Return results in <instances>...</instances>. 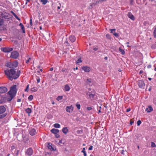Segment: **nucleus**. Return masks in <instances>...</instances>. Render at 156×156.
<instances>
[{
  "instance_id": "obj_1",
  "label": "nucleus",
  "mask_w": 156,
  "mask_h": 156,
  "mask_svg": "<svg viewBox=\"0 0 156 156\" xmlns=\"http://www.w3.org/2000/svg\"><path fill=\"white\" fill-rule=\"evenodd\" d=\"M5 74L8 76L9 79L11 80L13 79H16L17 78L20 76V70L17 71V73H16V70L13 69H11L10 70H5Z\"/></svg>"
},
{
  "instance_id": "obj_2",
  "label": "nucleus",
  "mask_w": 156,
  "mask_h": 156,
  "mask_svg": "<svg viewBox=\"0 0 156 156\" xmlns=\"http://www.w3.org/2000/svg\"><path fill=\"white\" fill-rule=\"evenodd\" d=\"M17 86L16 85H14L11 87L10 90L8 92L9 96L7 98V99L8 101H10L16 95V93Z\"/></svg>"
},
{
  "instance_id": "obj_3",
  "label": "nucleus",
  "mask_w": 156,
  "mask_h": 156,
  "mask_svg": "<svg viewBox=\"0 0 156 156\" xmlns=\"http://www.w3.org/2000/svg\"><path fill=\"white\" fill-rule=\"evenodd\" d=\"M5 65L8 67L13 68L17 66L18 62L16 61L12 62H8L6 63Z\"/></svg>"
},
{
  "instance_id": "obj_4",
  "label": "nucleus",
  "mask_w": 156,
  "mask_h": 156,
  "mask_svg": "<svg viewBox=\"0 0 156 156\" xmlns=\"http://www.w3.org/2000/svg\"><path fill=\"white\" fill-rule=\"evenodd\" d=\"M19 56V53L17 51H12L11 53V55L10 57L11 58L16 59Z\"/></svg>"
},
{
  "instance_id": "obj_5",
  "label": "nucleus",
  "mask_w": 156,
  "mask_h": 156,
  "mask_svg": "<svg viewBox=\"0 0 156 156\" xmlns=\"http://www.w3.org/2000/svg\"><path fill=\"white\" fill-rule=\"evenodd\" d=\"M13 48H1V50L4 52H8L12 51Z\"/></svg>"
},
{
  "instance_id": "obj_6",
  "label": "nucleus",
  "mask_w": 156,
  "mask_h": 156,
  "mask_svg": "<svg viewBox=\"0 0 156 156\" xmlns=\"http://www.w3.org/2000/svg\"><path fill=\"white\" fill-rule=\"evenodd\" d=\"M33 150L31 148L28 149L26 152V154L29 156L33 154Z\"/></svg>"
},
{
  "instance_id": "obj_7",
  "label": "nucleus",
  "mask_w": 156,
  "mask_h": 156,
  "mask_svg": "<svg viewBox=\"0 0 156 156\" xmlns=\"http://www.w3.org/2000/svg\"><path fill=\"white\" fill-rule=\"evenodd\" d=\"M73 109V108L72 105L67 106L66 107V110L67 112L69 113L72 112Z\"/></svg>"
},
{
  "instance_id": "obj_8",
  "label": "nucleus",
  "mask_w": 156,
  "mask_h": 156,
  "mask_svg": "<svg viewBox=\"0 0 156 156\" xmlns=\"http://www.w3.org/2000/svg\"><path fill=\"white\" fill-rule=\"evenodd\" d=\"M145 85V84L144 83L143 80H140L139 81L138 86L140 87L143 88L144 87Z\"/></svg>"
},
{
  "instance_id": "obj_9",
  "label": "nucleus",
  "mask_w": 156,
  "mask_h": 156,
  "mask_svg": "<svg viewBox=\"0 0 156 156\" xmlns=\"http://www.w3.org/2000/svg\"><path fill=\"white\" fill-rule=\"evenodd\" d=\"M7 91V88L5 87H0V93H3Z\"/></svg>"
},
{
  "instance_id": "obj_10",
  "label": "nucleus",
  "mask_w": 156,
  "mask_h": 156,
  "mask_svg": "<svg viewBox=\"0 0 156 156\" xmlns=\"http://www.w3.org/2000/svg\"><path fill=\"white\" fill-rule=\"evenodd\" d=\"M36 133V130L34 129H30L29 130V133L31 136H33Z\"/></svg>"
},
{
  "instance_id": "obj_11",
  "label": "nucleus",
  "mask_w": 156,
  "mask_h": 156,
  "mask_svg": "<svg viewBox=\"0 0 156 156\" xmlns=\"http://www.w3.org/2000/svg\"><path fill=\"white\" fill-rule=\"evenodd\" d=\"M82 69L85 72H88L90 70V68L89 67L87 66H84L82 67Z\"/></svg>"
},
{
  "instance_id": "obj_12",
  "label": "nucleus",
  "mask_w": 156,
  "mask_h": 156,
  "mask_svg": "<svg viewBox=\"0 0 156 156\" xmlns=\"http://www.w3.org/2000/svg\"><path fill=\"white\" fill-rule=\"evenodd\" d=\"M6 108L4 106H0V114L4 113L6 111Z\"/></svg>"
},
{
  "instance_id": "obj_13",
  "label": "nucleus",
  "mask_w": 156,
  "mask_h": 156,
  "mask_svg": "<svg viewBox=\"0 0 156 156\" xmlns=\"http://www.w3.org/2000/svg\"><path fill=\"white\" fill-rule=\"evenodd\" d=\"M52 145L51 144H48V148L51 151H55L56 150V148L55 147H53Z\"/></svg>"
},
{
  "instance_id": "obj_14",
  "label": "nucleus",
  "mask_w": 156,
  "mask_h": 156,
  "mask_svg": "<svg viewBox=\"0 0 156 156\" xmlns=\"http://www.w3.org/2000/svg\"><path fill=\"white\" fill-rule=\"evenodd\" d=\"M127 16L128 17L130 18L131 20H134V17L130 12H128L127 14Z\"/></svg>"
},
{
  "instance_id": "obj_15",
  "label": "nucleus",
  "mask_w": 156,
  "mask_h": 156,
  "mask_svg": "<svg viewBox=\"0 0 156 156\" xmlns=\"http://www.w3.org/2000/svg\"><path fill=\"white\" fill-rule=\"evenodd\" d=\"M69 39L72 43H73L75 41L76 38L74 36L72 35L69 36Z\"/></svg>"
},
{
  "instance_id": "obj_16",
  "label": "nucleus",
  "mask_w": 156,
  "mask_h": 156,
  "mask_svg": "<svg viewBox=\"0 0 156 156\" xmlns=\"http://www.w3.org/2000/svg\"><path fill=\"white\" fill-rule=\"evenodd\" d=\"M87 95L89 96V98L91 99H92L94 98V97L95 96L94 94L91 93L90 92H88L87 94Z\"/></svg>"
},
{
  "instance_id": "obj_17",
  "label": "nucleus",
  "mask_w": 156,
  "mask_h": 156,
  "mask_svg": "<svg viewBox=\"0 0 156 156\" xmlns=\"http://www.w3.org/2000/svg\"><path fill=\"white\" fill-rule=\"evenodd\" d=\"M51 131L53 133L56 134L59 132V130L58 129L54 128L51 129Z\"/></svg>"
},
{
  "instance_id": "obj_18",
  "label": "nucleus",
  "mask_w": 156,
  "mask_h": 156,
  "mask_svg": "<svg viewBox=\"0 0 156 156\" xmlns=\"http://www.w3.org/2000/svg\"><path fill=\"white\" fill-rule=\"evenodd\" d=\"M153 109L151 106H149L146 109V111L147 112H150L152 111Z\"/></svg>"
},
{
  "instance_id": "obj_19",
  "label": "nucleus",
  "mask_w": 156,
  "mask_h": 156,
  "mask_svg": "<svg viewBox=\"0 0 156 156\" xmlns=\"http://www.w3.org/2000/svg\"><path fill=\"white\" fill-rule=\"evenodd\" d=\"M62 131L63 133H64L65 134H66L68 132V129H67V128L64 127L62 128Z\"/></svg>"
},
{
  "instance_id": "obj_20",
  "label": "nucleus",
  "mask_w": 156,
  "mask_h": 156,
  "mask_svg": "<svg viewBox=\"0 0 156 156\" xmlns=\"http://www.w3.org/2000/svg\"><path fill=\"white\" fill-rule=\"evenodd\" d=\"M70 89V87L68 85H66L64 87V90L66 91H69Z\"/></svg>"
},
{
  "instance_id": "obj_21",
  "label": "nucleus",
  "mask_w": 156,
  "mask_h": 156,
  "mask_svg": "<svg viewBox=\"0 0 156 156\" xmlns=\"http://www.w3.org/2000/svg\"><path fill=\"white\" fill-rule=\"evenodd\" d=\"M25 111L26 112L28 113V114H30V113L32 112V110L30 108H27L26 110Z\"/></svg>"
},
{
  "instance_id": "obj_22",
  "label": "nucleus",
  "mask_w": 156,
  "mask_h": 156,
  "mask_svg": "<svg viewBox=\"0 0 156 156\" xmlns=\"http://www.w3.org/2000/svg\"><path fill=\"white\" fill-rule=\"evenodd\" d=\"M119 51L121 53L122 55H124L125 54V51H124L121 48H119Z\"/></svg>"
},
{
  "instance_id": "obj_23",
  "label": "nucleus",
  "mask_w": 156,
  "mask_h": 156,
  "mask_svg": "<svg viewBox=\"0 0 156 156\" xmlns=\"http://www.w3.org/2000/svg\"><path fill=\"white\" fill-rule=\"evenodd\" d=\"M54 127L56 128H60V125L58 123H55L53 125Z\"/></svg>"
},
{
  "instance_id": "obj_24",
  "label": "nucleus",
  "mask_w": 156,
  "mask_h": 156,
  "mask_svg": "<svg viewBox=\"0 0 156 156\" xmlns=\"http://www.w3.org/2000/svg\"><path fill=\"white\" fill-rule=\"evenodd\" d=\"M81 152L83 153V155L84 156H87V154L86 153L85 148H83V150Z\"/></svg>"
},
{
  "instance_id": "obj_25",
  "label": "nucleus",
  "mask_w": 156,
  "mask_h": 156,
  "mask_svg": "<svg viewBox=\"0 0 156 156\" xmlns=\"http://www.w3.org/2000/svg\"><path fill=\"white\" fill-rule=\"evenodd\" d=\"M37 88L36 87H33L31 89V90L33 92H34L37 91Z\"/></svg>"
},
{
  "instance_id": "obj_26",
  "label": "nucleus",
  "mask_w": 156,
  "mask_h": 156,
  "mask_svg": "<svg viewBox=\"0 0 156 156\" xmlns=\"http://www.w3.org/2000/svg\"><path fill=\"white\" fill-rule=\"evenodd\" d=\"M48 0H41V2L44 5L46 4L48 2Z\"/></svg>"
},
{
  "instance_id": "obj_27",
  "label": "nucleus",
  "mask_w": 156,
  "mask_h": 156,
  "mask_svg": "<svg viewBox=\"0 0 156 156\" xmlns=\"http://www.w3.org/2000/svg\"><path fill=\"white\" fill-rule=\"evenodd\" d=\"M149 2H152V4L153 5H156V4L155 3H156V2L154 0H148Z\"/></svg>"
},
{
  "instance_id": "obj_28",
  "label": "nucleus",
  "mask_w": 156,
  "mask_h": 156,
  "mask_svg": "<svg viewBox=\"0 0 156 156\" xmlns=\"http://www.w3.org/2000/svg\"><path fill=\"white\" fill-rule=\"evenodd\" d=\"M63 97L62 96H59L57 97L56 99L57 101H59L62 99Z\"/></svg>"
},
{
  "instance_id": "obj_29",
  "label": "nucleus",
  "mask_w": 156,
  "mask_h": 156,
  "mask_svg": "<svg viewBox=\"0 0 156 156\" xmlns=\"http://www.w3.org/2000/svg\"><path fill=\"white\" fill-rule=\"evenodd\" d=\"M33 98V96L32 95H30L28 97V99L29 101H31Z\"/></svg>"
},
{
  "instance_id": "obj_30",
  "label": "nucleus",
  "mask_w": 156,
  "mask_h": 156,
  "mask_svg": "<svg viewBox=\"0 0 156 156\" xmlns=\"http://www.w3.org/2000/svg\"><path fill=\"white\" fill-rule=\"evenodd\" d=\"M156 146L154 142H151V147H156Z\"/></svg>"
},
{
  "instance_id": "obj_31",
  "label": "nucleus",
  "mask_w": 156,
  "mask_h": 156,
  "mask_svg": "<svg viewBox=\"0 0 156 156\" xmlns=\"http://www.w3.org/2000/svg\"><path fill=\"white\" fill-rule=\"evenodd\" d=\"M153 34L154 37L156 38V27L155 28L154 30Z\"/></svg>"
},
{
  "instance_id": "obj_32",
  "label": "nucleus",
  "mask_w": 156,
  "mask_h": 156,
  "mask_svg": "<svg viewBox=\"0 0 156 156\" xmlns=\"http://www.w3.org/2000/svg\"><path fill=\"white\" fill-rule=\"evenodd\" d=\"M82 61L81 60L80 58H79L76 61L77 64L81 62Z\"/></svg>"
},
{
  "instance_id": "obj_33",
  "label": "nucleus",
  "mask_w": 156,
  "mask_h": 156,
  "mask_svg": "<svg viewBox=\"0 0 156 156\" xmlns=\"http://www.w3.org/2000/svg\"><path fill=\"white\" fill-rule=\"evenodd\" d=\"M113 34L116 37H119V34L115 32H114V33H113Z\"/></svg>"
},
{
  "instance_id": "obj_34",
  "label": "nucleus",
  "mask_w": 156,
  "mask_h": 156,
  "mask_svg": "<svg viewBox=\"0 0 156 156\" xmlns=\"http://www.w3.org/2000/svg\"><path fill=\"white\" fill-rule=\"evenodd\" d=\"M6 115V114H5L1 115H0V119L4 118Z\"/></svg>"
},
{
  "instance_id": "obj_35",
  "label": "nucleus",
  "mask_w": 156,
  "mask_h": 156,
  "mask_svg": "<svg viewBox=\"0 0 156 156\" xmlns=\"http://www.w3.org/2000/svg\"><path fill=\"white\" fill-rule=\"evenodd\" d=\"M3 23V20L2 19L0 20V26H2Z\"/></svg>"
},
{
  "instance_id": "obj_36",
  "label": "nucleus",
  "mask_w": 156,
  "mask_h": 156,
  "mask_svg": "<svg viewBox=\"0 0 156 156\" xmlns=\"http://www.w3.org/2000/svg\"><path fill=\"white\" fill-rule=\"evenodd\" d=\"M21 28L22 30L23 33H25V28H24V26L22 27H21Z\"/></svg>"
},
{
  "instance_id": "obj_37",
  "label": "nucleus",
  "mask_w": 156,
  "mask_h": 156,
  "mask_svg": "<svg viewBox=\"0 0 156 156\" xmlns=\"http://www.w3.org/2000/svg\"><path fill=\"white\" fill-rule=\"evenodd\" d=\"M65 142L64 140H59V143L64 144Z\"/></svg>"
},
{
  "instance_id": "obj_38",
  "label": "nucleus",
  "mask_w": 156,
  "mask_h": 156,
  "mask_svg": "<svg viewBox=\"0 0 156 156\" xmlns=\"http://www.w3.org/2000/svg\"><path fill=\"white\" fill-rule=\"evenodd\" d=\"M29 88V85H28L27 86L25 90V91L28 92Z\"/></svg>"
},
{
  "instance_id": "obj_39",
  "label": "nucleus",
  "mask_w": 156,
  "mask_h": 156,
  "mask_svg": "<svg viewBox=\"0 0 156 156\" xmlns=\"http://www.w3.org/2000/svg\"><path fill=\"white\" fill-rule=\"evenodd\" d=\"M141 122L140 120H138L137 122V125L138 126H139L141 124Z\"/></svg>"
},
{
  "instance_id": "obj_40",
  "label": "nucleus",
  "mask_w": 156,
  "mask_h": 156,
  "mask_svg": "<svg viewBox=\"0 0 156 156\" xmlns=\"http://www.w3.org/2000/svg\"><path fill=\"white\" fill-rule=\"evenodd\" d=\"M107 0H99L98 2H97V3H99V2H105Z\"/></svg>"
},
{
  "instance_id": "obj_41",
  "label": "nucleus",
  "mask_w": 156,
  "mask_h": 156,
  "mask_svg": "<svg viewBox=\"0 0 156 156\" xmlns=\"http://www.w3.org/2000/svg\"><path fill=\"white\" fill-rule=\"evenodd\" d=\"M76 105L78 109H80V104H77Z\"/></svg>"
},
{
  "instance_id": "obj_42",
  "label": "nucleus",
  "mask_w": 156,
  "mask_h": 156,
  "mask_svg": "<svg viewBox=\"0 0 156 156\" xmlns=\"http://www.w3.org/2000/svg\"><path fill=\"white\" fill-rule=\"evenodd\" d=\"M14 16L17 20H20V19L17 16L16 14L14 15Z\"/></svg>"
},
{
  "instance_id": "obj_43",
  "label": "nucleus",
  "mask_w": 156,
  "mask_h": 156,
  "mask_svg": "<svg viewBox=\"0 0 156 156\" xmlns=\"http://www.w3.org/2000/svg\"><path fill=\"white\" fill-rule=\"evenodd\" d=\"M14 16L17 20H20V19L17 16L16 14L14 15Z\"/></svg>"
},
{
  "instance_id": "obj_44",
  "label": "nucleus",
  "mask_w": 156,
  "mask_h": 156,
  "mask_svg": "<svg viewBox=\"0 0 156 156\" xmlns=\"http://www.w3.org/2000/svg\"><path fill=\"white\" fill-rule=\"evenodd\" d=\"M14 16L17 20H20V19L17 16L16 14L14 15Z\"/></svg>"
},
{
  "instance_id": "obj_45",
  "label": "nucleus",
  "mask_w": 156,
  "mask_h": 156,
  "mask_svg": "<svg viewBox=\"0 0 156 156\" xmlns=\"http://www.w3.org/2000/svg\"><path fill=\"white\" fill-rule=\"evenodd\" d=\"M31 58H29L28 59L26 60V62L28 64L30 62V60H31Z\"/></svg>"
},
{
  "instance_id": "obj_46",
  "label": "nucleus",
  "mask_w": 156,
  "mask_h": 156,
  "mask_svg": "<svg viewBox=\"0 0 156 156\" xmlns=\"http://www.w3.org/2000/svg\"><path fill=\"white\" fill-rule=\"evenodd\" d=\"M110 30L111 31V32L113 34V33H114L113 31H115V29H112Z\"/></svg>"
},
{
  "instance_id": "obj_47",
  "label": "nucleus",
  "mask_w": 156,
  "mask_h": 156,
  "mask_svg": "<svg viewBox=\"0 0 156 156\" xmlns=\"http://www.w3.org/2000/svg\"><path fill=\"white\" fill-rule=\"evenodd\" d=\"M134 122V120L133 119H131L130 121V124L132 125Z\"/></svg>"
},
{
  "instance_id": "obj_48",
  "label": "nucleus",
  "mask_w": 156,
  "mask_h": 156,
  "mask_svg": "<svg viewBox=\"0 0 156 156\" xmlns=\"http://www.w3.org/2000/svg\"><path fill=\"white\" fill-rule=\"evenodd\" d=\"M37 83H38L40 82L41 80H40V78H39V77H38V78H37Z\"/></svg>"
},
{
  "instance_id": "obj_49",
  "label": "nucleus",
  "mask_w": 156,
  "mask_h": 156,
  "mask_svg": "<svg viewBox=\"0 0 156 156\" xmlns=\"http://www.w3.org/2000/svg\"><path fill=\"white\" fill-rule=\"evenodd\" d=\"M106 37L109 39H110V35L108 34H107L106 35Z\"/></svg>"
},
{
  "instance_id": "obj_50",
  "label": "nucleus",
  "mask_w": 156,
  "mask_h": 156,
  "mask_svg": "<svg viewBox=\"0 0 156 156\" xmlns=\"http://www.w3.org/2000/svg\"><path fill=\"white\" fill-rule=\"evenodd\" d=\"M55 137L56 138H59L60 137V135L58 134H55Z\"/></svg>"
},
{
  "instance_id": "obj_51",
  "label": "nucleus",
  "mask_w": 156,
  "mask_h": 156,
  "mask_svg": "<svg viewBox=\"0 0 156 156\" xmlns=\"http://www.w3.org/2000/svg\"><path fill=\"white\" fill-rule=\"evenodd\" d=\"M153 102L156 105V98L154 99Z\"/></svg>"
},
{
  "instance_id": "obj_52",
  "label": "nucleus",
  "mask_w": 156,
  "mask_h": 156,
  "mask_svg": "<svg viewBox=\"0 0 156 156\" xmlns=\"http://www.w3.org/2000/svg\"><path fill=\"white\" fill-rule=\"evenodd\" d=\"M4 15V14L2 12H0V15L2 16V17H4L3 16Z\"/></svg>"
},
{
  "instance_id": "obj_53",
  "label": "nucleus",
  "mask_w": 156,
  "mask_h": 156,
  "mask_svg": "<svg viewBox=\"0 0 156 156\" xmlns=\"http://www.w3.org/2000/svg\"><path fill=\"white\" fill-rule=\"evenodd\" d=\"M93 146H90V147L89 148L88 150H91L92 149Z\"/></svg>"
},
{
  "instance_id": "obj_54",
  "label": "nucleus",
  "mask_w": 156,
  "mask_h": 156,
  "mask_svg": "<svg viewBox=\"0 0 156 156\" xmlns=\"http://www.w3.org/2000/svg\"><path fill=\"white\" fill-rule=\"evenodd\" d=\"M131 4L133 5L134 2V0H129Z\"/></svg>"
},
{
  "instance_id": "obj_55",
  "label": "nucleus",
  "mask_w": 156,
  "mask_h": 156,
  "mask_svg": "<svg viewBox=\"0 0 156 156\" xmlns=\"http://www.w3.org/2000/svg\"><path fill=\"white\" fill-rule=\"evenodd\" d=\"M3 102L4 101L2 99L0 100V104H2Z\"/></svg>"
},
{
  "instance_id": "obj_56",
  "label": "nucleus",
  "mask_w": 156,
  "mask_h": 156,
  "mask_svg": "<svg viewBox=\"0 0 156 156\" xmlns=\"http://www.w3.org/2000/svg\"><path fill=\"white\" fill-rule=\"evenodd\" d=\"M92 109V108L90 107H88L87 108V109L89 111L90 110Z\"/></svg>"
},
{
  "instance_id": "obj_57",
  "label": "nucleus",
  "mask_w": 156,
  "mask_h": 156,
  "mask_svg": "<svg viewBox=\"0 0 156 156\" xmlns=\"http://www.w3.org/2000/svg\"><path fill=\"white\" fill-rule=\"evenodd\" d=\"M19 26L21 27V28L24 26L23 24L21 23H20Z\"/></svg>"
},
{
  "instance_id": "obj_58",
  "label": "nucleus",
  "mask_w": 156,
  "mask_h": 156,
  "mask_svg": "<svg viewBox=\"0 0 156 156\" xmlns=\"http://www.w3.org/2000/svg\"><path fill=\"white\" fill-rule=\"evenodd\" d=\"M130 110H131V109L130 108H128L126 109V111L127 112H128L130 111Z\"/></svg>"
},
{
  "instance_id": "obj_59",
  "label": "nucleus",
  "mask_w": 156,
  "mask_h": 156,
  "mask_svg": "<svg viewBox=\"0 0 156 156\" xmlns=\"http://www.w3.org/2000/svg\"><path fill=\"white\" fill-rule=\"evenodd\" d=\"M143 70H140V72H139V73H140V74H141V73H143Z\"/></svg>"
},
{
  "instance_id": "obj_60",
  "label": "nucleus",
  "mask_w": 156,
  "mask_h": 156,
  "mask_svg": "<svg viewBox=\"0 0 156 156\" xmlns=\"http://www.w3.org/2000/svg\"><path fill=\"white\" fill-rule=\"evenodd\" d=\"M30 25H32V20L31 19H30Z\"/></svg>"
},
{
  "instance_id": "obj_61",
  "label": "nucleus",
  "mask_w": 156,
  "mask_h": 156,
  "mask_svg": "<svg viewBox=\"0 0 156 156\" xmlns=\"http://www.w3.org/2000/svg\"><path fill=\"white\" fill-rule=\"evenodd\" d=\"M17 102H20L21 101V99H19L17 100Z\"/></svg>"
},
{
  "instance_id": "obj_62",
  "label": "nucleus",
  "mask_w": 156,
  "mask_h": 156,
  "mask_svg": "<svg viewBox=\"0 0 156 156\" xmlns=\"http://www.w3.org/2000/svg\"><path fill=\"white\" fill-rule=\"evenodd\" d=\"M11 13H12V14L13 15V16H14V15H15L16 14L14 12H13L12 11L11 12Z\"/></svg>"
},
{
  "instance_id": "obj_63",
  "label": "nucleus",
  "mask_w": 156,
  "mask_h": 156,
  "mask_svg": "<svg viewBox=\"0 0 156 156\" xmlns=\"http://www.w3.org/2000/svg\"><path fill=\"white\" fill-rule=\"evenodd\" d=\"M53 68H51L50 69V71H52L53 70Z\"/></svg>"
},
{
  "instance_id": "obj_64",
  "label": "nucleus",
  "mask_w": 156,
  "mask_h": 156,
  "mask_svg": "<svg viewBox=\"0 0 156 156\" xmlns=\"http://www.w3.org/2000/svg\"><path fill=\"white\" fill-rule=\"evenodd\" d=\"M124 152V151L123 150H122L121 153L123 154Z\"/></svg>"
}]
</instances>
